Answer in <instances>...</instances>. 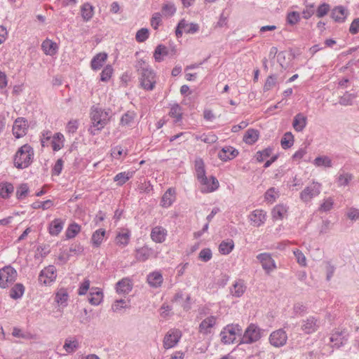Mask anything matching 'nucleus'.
<instances>
[{"label":"nucleus","mask_w":359,"mask_h":359,"mask_svg":"<svg viewBox=\"0 0 359 359\" xmlns=\"http://www.w3.org/2000/svg\"><path fill=\"white\" fill-rule=\"evenodd\" d=\"M135 67L140 76V86L146 90H152L156 83V76L151 67L142 59L137 61Z\"/></svg>","instance_id":"obj_1"},{"label":"nucleus","mask_w":359,"mask_h":359,"mask_svg":"<svg viewBox=\"0 0 359 359\" xmlns=\"http://www.w3.org/2000/svg\"><path fill=\"white\" fill-rule=\"evenodd\" d=\"M91 124L88 132L91 135H97L109 121V112L99 107H93L90 112Z\"/></svg>","instance_id":"obj_2"},{"label":"nucleus","mask_w":359,"mask_h":359,"mask_svg":"<svg viewBox=\"0 0 359 359\" xmlns=\"http://www.w3.org/2000/svg\"><path fill=\"white\" fill-rule=\"evenodd\" d=\"M194 167L198 180L202 185L205 187V190L203 192H213L219 188V182L215 176L208 178L205 175V164L201 158L198 157L196 158Z\"/></svg>","instance_id":"obj_3"},{"label":"nucleus","mask_w":359,"mask_h":359,"mask_svg":"<svg viewBox=\"0 0 359 359\" xmlns=\"http://www.w3.org/2000/svg\"><path fill=\"white\" fill-rule=\"evenodd\" d=\"M34 156V151L33 147L25 144L20 147L13 156L14 166L19 169L23 170L31 165Z\"/></svg>","instance_id":"obj_4"},{"label":"nucleus","mask_w":359,"mask_h":359,"mask_svg":"<svg viewBox=\"0 0 359 359\" xmlns=\"http://www.w3.org/2000/svg\"><path fill=\"white\" fill-rule=\"evenodd\" d=\"M264 330L257 325L250 323L242 334L240 344H252L258 341L263 336Z\"/></svg>","instance_id":"obj_5"},{"label":"nucleus","mask_w":359,"mask_h":359,"mask_svg":"<svg viewBox=\"0 0 359 359\" xmlns=\"http://www.w3.org/2000/svg\"><path fill=\"white\" fill-rule=\"evenodd\" d=\"M242 335V328L238 324H229L220 332L221 341L224 344H231L237 336Z\"/></svg>","instance_id":"obj_6"},{"label":"nucleus","mask_w":359,"mask_h":359,"mask_svg":"<svg viewBox=\"0 0 359 359\" xmlns=\"http://www.w3.org/2000/svg\"><path fill=\"white\" fill-rule=\"evenodd\" d=\"M18 276L17 271L11 266H5L0 269V288H7L11 285Z\"/></svg>","instance_id":"obj_7"},{"label":"nucleus","mask_w":359,"mask_h":359,"mask_svg":"<svg viewBox=\"0 0 359 359\" xmlns=\"http://www.w3.org/2000/svg\"><path fill=\"white\" fill-rule=\"evenodd\" d=\"M322 185L318 182H313L306 187L300 193V198L304 203L310 202L312 198L318 196L321 191Z\"/></svg>","instance_id":"obj_8"},{"label":"nucleus","mask_w":359,"mask_h":359,"mask_svg":"<svg viewBox=\"0 0 359 359\" xmlns=\"http://www.w3.org/2000/svg\"><path fill=\"white\" fill-rule=\"evenodd\" d=\"M57 277L56 269L53 265H49L42 269L39 274V282L44 285L53 283Z\"/></svg>","instance_id":"obj_9"},{"label":"nucleus","mask_w":359,"mask_h":359,"mask_svg":"<svg viewBox=\"0 0 359 359\" xmlns=\"http://www.w3.org/2000/svg\"><path fill=\"white\" fill-rule=\"evenodd\" d=\"M257 259L260 262L262 267L264 270L265 273L267 274H270L277 268L276 262L272 258L270 253H260L257 255Z\"/></svg>","instance_id":"obj_10"},{"label":"nucleus","mask_w":359,"mask_h":359,"mask_svg":"<svg viewBox=\"0 0 359 359\" xmlns=\"http://www.w3.org/2000/svg\"><path fill=\"white\" fill-rule=\"evenodd\" d=\"M29 126L27 120L24 117L17 118L13 126V135L16 139H20L26 135Z\"/></svg>","instance_id":"obj_11"},{"label":"nucleus","mask_w":359,"mask_h":359,"mask_svg":"<svg viewBox=\"0 0 359 359\" xmlns=\"http://www.w3.org/2000/svg\"><path fill=\"white\" fill-rule=\"evenodd\" d=\"M271 345L280 348L286 344L287 334L283 329H278L272 332L269 338Z\"/></svg>","instance_id":"obj_12"},{"label":"nucleus","mask_w":359,"mask_h":359,"mask_svg":"<svg viewBox=\"0 0 359 359\" xmlns=\"http://www.w3.org/2000/svg\"><path fill=\"white\" fill-rule=\"evenodd\" d=\"M182 337V332L178 329H171L165 335L163 347L165 349L173 348Z\"/></svg>","instance_id":"obj_13"},{"label":"nucleus","mask_w":359,"mask_h":359,"mask_svg":"<svg viewBox=\"0 0 359 359\" xmlns=\"http://www.w3.org/2000/svg\"><path fill=\"white\" fill-rule=\"evenodd\" d=\"M158 252L148 245H144L135 250V259L138 262H144L150 258H156Z\"/></svg>","instance_id":"obj_14"},{"label":"nucleus","mask_w":359,"mask_h":359,"mask_svg":"<svg viewBox=\"0 0 359 359\" xmlns=\"http://www.w3.org/2000/svg\"><path fill=\"white\" fill-rule=\"evenodd\" d=\"M247 290V284L242 278L236 279L229 288V293L233 297L240 298L243 296Z\"/></svg>","instance_id":"obj_15"},{"label":"nucleus","mask_w":359,"mask_h":359,"mask_svg":"<svg viewBox=\"0 0 359 359\" xmlns=\"http://www.w3.org/2000/svg\"><path fill=\"white\" fill-rule=\"evenodd\" d=\"M217 320V318L215 316H210L205 318L199 324L198 332L203 335L211 334V329L215 326Z\"/></svg>","instance_id":"obj_16"},{"label":"nucleus","mask_w":359,"mask_h":359,"mask_svg":"<svg viewBox=\"0 0 359 359\" xmlns=\"http://www.w3.org/2000/svg\"><path fill=\"white\" fill-rule=\"evenodd\" d=\"M248 218L254 226L259 227L265 223L266 213L263 210L257 209L250 212Z\"/></svg>","instance_id":"obj_17"},{"label":"nucleus","mask_w":359,"mask_h":359,"mask_svg":"<svg viewBox=\"0 0 359 359\" xmlns=\"http://www.w3.org/2000/svg\"><path fill=\"white\" fill-rule=\"evenodd\" d=\"M167 230L161 226H156L151 229V238L156 243H163L167 237Z\"/></svg>","instance_id":"obj_18"},{"label":"nucleus","mask_w":359,"mask_h":359,"mask_svg":"<svg viewBox=\"0 0 359 359\" xmlns=\"http://www.w3.org/2000/svg\"><path fill=\"white\" fill-rule=\"evenodd\" d=\"M319 327L318 320L314 316H309L302 320V329L306 334L315 332Z\"/></svg>","instance_id":"obj_19"},{"label":"nucleus","mask_w":359,"mask_h":359,"mask_svg":"<svg viewBox=\"0 0 359 359\" xmlns=\"http://www.w3.org/2000/svg\"><path fill=\"white\" fill-rule=\"evenodd\" d=\"M238 151L231 146L224 147L218 153V158L222 161L233 159L238 155Z\"/></svg>","instance_id":"obj_20"},{"label":"nucleus","mask_w":359,"mask_h":359,"mask_svg":"<svg viewBox=\"0 0 359 359\" xmlns=\"http://www.w3.org/2000/svg\"><path fill=\"white\" fill-rule=\"evenodd\" d=\"M147 282L152 288L160 287L163 282V277L161 271H154L147 276Z\"/></svg>","instance_id":"obj_21"},{"label":"nucleus","mask_w":359,"mask_h":359,"mask_svg":"<svg viewBox=\"0 0 359 359\" xmlns=\"http://www.w3.org/2000/svg\"><path fill=\"white\" fill-rule=\"evenodd\" d=\"M41 49L45 55L53 56L57 53L59 46L56 42L46 38L41 43Z\"/></svg>","instance_id":"obj_22"},{"label":"nucleus","mask_w":359,"mask_h":359,"mask_svg":"<svg viewBox=\"0 0 359 359\" xmlns=\"http://www.w3.org/2000/svg\"><path fill=\"white\" fill-rule=\"evenodd\" d=\"M103 292L99 287H92L90 289L88 294V302L93 306H98L103 301Z\"/></svg>","instance_id":"obj_23"},{"label":"nucleus","mask_w":359,"mask_h":359,"mask_svg":"<svg viewBox=\"0 0 359 359\" xmlns=\"http://www.w3.org/2000/svg\"><path fill=\"white\" fill-rule=\"evenodd\" d=\"M131 237V231L128 229H123L122 231L118 232L116 238L115 243L119 247H126L127 246L130 240Z\"/></svg>","instance_id":"obj_24"},{"label":"nucleus","mask_w":359,"mask_h":359,"mask_svg":"<svg viewBox=\"0 0 359 359\" xmlns=\"http://www.w3.org/2000/svg\"><path fill=\"white\" fill-rule=\"evenodd\" d=\"M115 289L118 294H126L132 291L133 283L130 278H123L116 283Z\"/></svg>","instance_id":"obj_25"},{"label":"nucleus","mask_w":359,"mask_h":359,"mask_svg":"<svg viewBox=\"0 0 359 359\" xmlns=\"http://www.w3.org/2000/svg\"><path fill=\"white\" fill-rule=\"evenodd\" d=\"M65 221L61 218L54 219L48 225V233L52 236H56L62 231Z\"/></svg>","instance_id":"obj_26"},{"label":"nucleus","mask_w":359,"mask_h":359,"mask_svg":"<svg viewBox=\"0 0 359 359\" xmlns=\"http://www.w3.org/2000/svg\"><path fill=\"white\" fill-rule=\"evenodd\" d=\"M330 341L333 344L332 347L335 348H339L344 346L348 339L343 332H336L330 337Z\"/></svg>","instance_id":"obj_27"},{"label":"nucleus","mask_w":359,"mask_h":359,"mask_svg":"<svg viewBox=\"0 0 359 359\" xmlns=\"http://www.w3.org/2000/svg\"><path fill=\"white\" fill-rule=\"evenodd\" d=\"M175 189L169 188L163 195L161 201V205L163 208H169L175 201Z\"/></svg>","instance_id":"obj_28"},{"label":"nucleus","mask_w":359,"mask_h":359,"mask_svg":"<svg viewBox=\"0 0 359 359\" xmlns=\"http://www.w3.org/2000/svg\"><path fill=\"white\" fill-rule=\"evenodd\" d=\"M348 12L346 9L342 6H339L334 7L332 10L331 17L337 22H343L347 18Z\"/></svg>","instance_id":"obj_29"},{"label":"nucleus","mask_w":359,"mask_h":359,"mask_svg":"<svg viewBox=\"0 0 359 359\" xmlns=\"http://www.w3.org/2000/svg\"><path fill=\"white\" fill-rule=\"evenodd\" d=\"M135 174L134 170H128L117 173L113 178L114 182L119 187L125 184Z\"/></svg>","instance_id":"obj_30"},{"label":"nucleus","mask_w":359,"mask_h":359,"mask_svg":"<svg viewBox=\"0 0 359 359\" xmlns=\"http://www.w3.org/2000/svg\"><path fill=\"white\" fill-rule=\"evenodd\" d=\"M307 118L302 113L295 115L292 122V126L297 132H302L306 126Z\"/></svg>","instance_id":"obj_31"},{"label":"nucleus","mask_w":359,"mask_h":359,"mask_svg":"<svg viewBox=\"0 0 359 359\" xmlns=\"http://www.w3.org/2000/svg\"><path fill=\"white\" fill-rule=\"evenodd\" d=\"M129 151L121 145H116L111 149V156L112 158L123 161L128 155Z\"/></svg>","instance_id":"obj_32"},{"label":"nucleus","mask_w":359,"mask_h":359,"mask_svg":"<svg viewBox=\"0 0 359 359\" xmlns=\"http://www.w3.org/2000/svg\"><path fill=\"white\" fill-rule=\"evenodd\" d=\"M288 207L286 205L280 203L276 205L271 210L272 218L274 220H282L286 215Z\"/></svg>","instance_id":"obj_33"},{"label":"nucleus","mask_w":359,"mask_h":359,"mask_svg":"<svg viewBox=\"0 0 359 359\" xmlns=\"http://www.w3.org/2000/svg\"><path fill=\"white\" fill-rule=\"evenodd\" d=\"M106 231L104 229H99L95 231L92 235L90 243L93 248H99L105 237Z\"/></svg>","instance_id":"obj_34"},{"label":"nucleus","mask_w":359,"mask_h":359,"mask_svg":"<svg viewBox=\"0 0 359 359\" xmlns=\"http://www.w3.org/2000/svg\"><path fill=\"white\" fill-rule=\"evenodd\" d=\"M14 191V187L12 183L8 182H0V197L4 199H8Z\"/></svg>","instance_id":"obj_35"},{"label":"nucleus","mask_w":359,"mask_h":359,"mask_svg":"<svg viewBox=\"0 0 359 359\" xmlns=\"http://www.w3.org/2000/svg\"><path fill=\"white\" fill-rule=\"evenodd\" d=\"M107 59V54L105 53H100L95 55L90 62L91 68L93 70H98L102 66Z\"/></svg>","instance_id":"obj_36"},{"label":"nucleus","mask_w":359,"mask_h":359,"mask_svg":"<svg viewBox=\"0 0 359 359\" xmlns=\"http://www.w3.org/2000/svg\"><path fill=\"white\" fill-rule=\"evenodd\" d=\"M81 230V226L79 224L76 222L69 224L65 233V239L70 240L75 238L79 233Z\"/></svg>","instance_id":"obj_37"},{"label":"nucleus","mask_w":359,"mask_h":359,"mask_svg":"<svg viewBox=\"0 0 359 359\" xmlns=\"http://www.w3.org/2000/svg\"><path fill=\"white\" fill-rule=\"evenodd\" d=\"M65 137L60 133H56L53 135L50 142L52 149L54 151L60 150L64 146Z\"/></svg>","instance_id":"obj_38"},{"label":"nucleus","mask_w":359,"mask_h":359,"mask_svg":"<svg viewBox=\"0 0 359 359\" xmlns=\"http://www.w3.org/2000/svg\"><path fill=\"white\" fill-rule=\"evenodd\" d=\"M25 290V288L23 284L18 283L11 288L9 296L13 299H19L23 296Z\"/></svg>","instance_id":"obj_39"},{"label":"nucleus","mask_w":359,"mask_h":359,"mask_svg":"<svg viewBox=\"0 0 359 359\" xmlns=\"http://www.w3.org/2000/svg\"><path fill=\"white\" fill-rule=\"evenodd\" d=\"M79 347V342L76 337H69L65 341L63 348L67 353H74Z\"/></svg>","instance_id":"obj_40"},{"label":"nucleus","mask_w":359,"mask_h":359,"mask_svg":"<svg viewBox=\"0 0 359 359\" xmlns=\"http://www.w3.org/2000/svg\"><path fill=\"white\" fill-rule=\"evenodd\" d=\"M234 248V242L232 239L222 241L219 245V252L223 255L230 254Z\"/></svg>","instance_id":"obj_41"},{"label":"nucleus","mask_w":359,"mask_h":359,"mask_svg":"<svg viewBox=\"0 0 359 359\" xmlns=\"http://www.w3.org/2000/svg\"><path fill=\"white\" fill-rule=\"evenodd\" d=\"M169 115L175 118L173 121L175 123L181 122L182 119V109L181 106L177 103L171 105Z\"/></svg>","instance_id":"obj_42"},{"label":"nucleus","mask_w":359,"mask_h":359,"mask_svg":"<svg viewBox=\"0 0 359 359\" xmlns=\"http://www.w3.org/2000/svg\"><path fill=\"white\" fill-rule=\"evenodd\" d=\"M69 294L66 290L60 289L55 293V302L62 307H66L67 306Z\"/></svg>","instance_id":"obj_43"},{"label":"nucleus","mask_w":359,"mask_h":359,"mask_svg":"<svg viewBox=\"0 0 359 359\" xmlns=\"http://www.w3.org/2000/svg\"><path fill=\"white\" fill-rule=\"evenodd\" d=\"M81 14L85 22L89 21L94 15V8L89 3H85L81 8Z\"/></svg>","instance_id":"obj_44"},{"label":"nucleus","mask_w":359,"mask_h":359,"mask_svg":"<svg viewBox=\"0 0 359 359\" xmlns=\"http://www.w3.org/2000/svg\"><path fill=\"white\" fill-rule=\"evenodd\" d=\"M316 167L332 168L333 166L332 159L327 156H317L313 161Z\"/></svg>","instance_id":"obj_45"},{"label":"nucleus","mask_w":359,"mask_h":359,"mask_svg":"<svg viewBox=\"0 0 359 359\" xmlns=\"http://www.w3.org/2000/svg\"><path fill=\"white\" fill-rule=\"evenodd\" d=\"M258 138V130L250 128L245 132L243 136V141L248 144H253L257 141Z\"/></svg>","instance_id":"obj_46"},{"label":"nucleus","mask_w":359,"mask_h":359,"mask_svg":"<svg viewBox=\"0 0 359 359\" xmlns=\"http://www.w3.org/2000/svg\"><path fill=\"white\" fill-rule=\"evenodd\" d=\"M168 55L167 47L163 44L158 45L154 52V57L156 62H161L163 57Z\"/></svg>","instance_id":"obj_47"},{"label":"nucleus","mask_w":359,"mask_h":359,"mask_svg":"<svg viewBox=\"0 0 359 359\" xmlns=\"http://www.w3.org/2000/svg\"><path fill=\"white\" fill-rule=\"evenodd\" d=\"M353 179V175L348 172L339 173L336 181L339 187H346Z\"/></svg>","instance_id":"obj_48"},{"label":"nucleus","mask_w":359,"mask_h":359,"mask_svg":"<svg viewBox=\"0 0 359 359\" xmlns=\"http://www.w3.org/2000/svg\"><path fill=\"white\" fill-rule=\"evenodd\" d=\"M135 116L136 114L134 111H128L122 115L120 124L123 126H131Z\"/></svg>","instance_id":"obj_49"},{"label":"nucleus","mask_w":359,"mask_h":359,"mask_svg":"<svg viewBox=\"0 0 359 359\" xmlns=\"http://www.w3.org/2000/svg\"><path fill=\"white\" fill-rule=\"evenodd\" d=\"M280 144L283 149H287L294 144V136L290 132L284 134L280 140Z\"/></svg>","instance_id":"obj_50"},{"label":"nucleus","mask_w":359,"mask_h":359,"mask_svg":"<svg viewBox=\"0 0 359 359\" xmlns=\"http://www.w3.org/2000/svg\"><path fill=\"white\" fill-rule=\"evenodd\" d=\"M356 95L346 91L342 96L339 97V103L342 106H351L353 103Z\"/></svg>","instance_id":"obj_51"},{"label":"nucleus","mask_w":359,"mask_h":359,"mask_svg":"<svg viewBox=\"0 0 359 359\" xmlns=\"http://www.w3.org/2000/svg\"><path fill=\"white\" fill-rule=\"evenodd\" d=\"M29 191V189L27 183L20 184L17 188L16 198L18 200L24 199L27 196Z\"/></svg>","instance_id":"obj_52"},{"label":"nucleus","mask_w":359,"mask_h":359,"mask_svg":"<svg viewBox=\"0 0 359 359\" xmlns=\"http://www.w3.org/2000/svg\"><path fill=\"white\" fill-rule=\"evenodd\" d=\"M278 197V191L274 187L269 188L264 194L265 201L273 203Z\"/></svg>","instance_id":"obj_53"},{"label":"nucleus","mask_w":359,"mask_h":359,"mask_svg":"<svg viewBox=\"0 0 359 359\" xmlns=\"http://www.w3.org/2000/svg\"><path fill=\"white\" fill-rule=\"evenodd\" d=\"M277 83V75L276 74H271L269 75L265 81L264 85V91L267 92L273 88Z\"/></svg>","instance_id":"obj_54"},{"label":"nucleus","mask_w":359,"mask_h":359,"mask_svg":"<svg viewBox=\"0 0 359 359\" xmlns=\"http://www.w3.org/2000/svg\"><path fill=\"white\" fill-rule=\"evenodd\" d=\"M272 151V148L267 147L264 150L258 151L255 155V158L258 162H263L265 158L269 157L271 155Z\"/></svg>","instance_id":"obj_55"},{"label":"nucleus","mask_w":359,"mask_h":359,"mask_svg":"<svg viewBox=\"0 0 359 359\" xmlns=\"http://www.w3.org/2000/svg\"><path fill=\"white\" fill-rule=\"evenodd\" d=\"M151 26L154 30H157L162 23V14L159 12L154 13L150 20Z\"/></svg>","instance_id":"obj_56"},{"label":"nucleus","mask_w":359,"mask_h":359,"mask_svg":"<svg viewBox=\"0 0 359 359\" xmlns=\"http://www.w3.org/2000/svg\"><path fill=\"white\" fill-rule=\"evenodd\" d=\"M176 7L173 3L168 2L162 6V13L165 15L172 16L176 13Z\"/></svg>","instance_id":"obj_57"},{"label":"nucleus","mask_w":359,"mask_h":359,"mask_svg":"<svg viewBox=\"0 0 359 359\" xmlns=\"http://www.w3.org/2000/svg\"><path fill=\"white\" fill-rule=\"evenodd\" d=\"M130 306L126 303L124 299H117L111 306V309L114 312L119 313L123 309L129 308Z\"/></svg>","instance_id":"obj_58"},{"label":"nucleus","mask_w":359,"mask_h":359,"mask_svg":"<svg viewBox=\"0 0 359 359\" xmlns=\"http://www.w3.org/2000/svg\"><path fill=\"white\" fill-rule=\"evenodd\" d=\"M149 36V32L147 28H141L135 35V39L139 43L144 42Z\"/></svg>","instance_id":"obj_59"},{"label":"nucleus","mask_w":359,"mask_h":359,"mask_svg":"<svg viewBox=\"0 0 359 359\" xmlns=\"http://www.w3.org/2000/svg\"><path fill=\"white\" fill-rule=\"evenodd\" d=\"M300 20V15L297 11H291L287 14L286 21L290 25H296Z\"/></svg>","instance_id":"obj_60"},{"label":"nucleus","mask_w":359,"mask_h":359,"mask_svg":"<svg viewBox=\"0 0 359 359\" xmlns=\"http://www.w3.org/2000/svg\"><path fill=\"white\" fill-rule=\"evenodd\" d=\"M212 257V250L208 248L202 249L198 255V259L204 262H209Z\"/></svg>","instance_id":"obj_61"},{"label":"nucleus","mask_w":359,"mask_h":359,"mask_svg":"<svg viewBox=\"0 0 359 359\" xmlns=\"http://www.w3.org/2000/svg\"><path fill=\"white\" fill-rule=\"evenodd\" d=\"M113 73V68L111 65H107L100 73V80L104 82L108 81Z\"/></svg>","instance_id":"obj_62"},{"label":"nucleus","mask_w":359,"mask_h":359,"mask_svg":"<svg viewBox=\"0 0 359 359\" xmlns=\"http://www.w3.org/2000/svg\"><path fill=\"white\" fill-rule=\"evenodd\" d=\"M53 206V202L51 200H46L42 202H35L32 204L33 209L41 208L43 210H48Z\"/></svg>","instance_id":"obj_63"},{"label":"nucleus","mask_w":359,"mask_h":359,"mask_svg":"<svg viewBox=\"0 0 359 359\" xmlns=\"http://www.w3.org/2000/svg\"><path fill=\"white\" fill-rule=\"evenodd\" d=\"M330 6L328 4L323 3L318 6L316 10V16L321 18L326 15L329 12Z\"/></svg>","instance_id":"obj_64"}]
</instances>
